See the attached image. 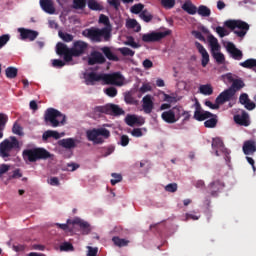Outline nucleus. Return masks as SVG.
<instances>
[{"instance_id": "20e7f679", "label": "nucleus", "mask_w": 256, "mask_h": 256, "mask_svg": "<svg viewBox=\"0 0 256 256\" xmlns=\"http://www.w3.org/2000/svg\"><path fill=\"white\" fill-rule=\"evenodd\" d=\"M88 141H92L94 145H103L105 139L111 137V132L106 128H93L86 131Z\"/></svg>"}, {"instance_id": "6ab92c4d", "label": "nucleus", "mask_w": 256, "mask_h": 256, "mask_svg": "<svg viewBox=\"0 0 256 256\" xmlns=\"http://www.w3.org/2000/svg\"><path fill=\"white\" fill-rule=\"evenodd\" d=\"M223 189H225V183L221 180H215L209 185V191L212 197H217Z\"/></svg>"}, {"instance_id": "6e6552de", "label": "nucleus", "mask_w": 256, "mask_h": 256, "mask_svg": "<svg viewBox=\"0 0 256 256\" xmlns=\"http://www.w3.org/2000/svg\"><path fill=\"white\" fill-rule=\"evenodd\" d=\"M96 113H105V115H113L119 117L125 115V110L119 107L117 104H106L105 106H97L95 108Z\"/></svg>"}, {"instance_id": "de8ad7c7", "label": "nucleus", "mask_w": 256, "mask_h": 256, "mask_svg": "<svg viewBox=\"0 0 256 256\" xmlns=\"http://www.w3.org/2000/svg\"><path fill=\"white\" fill-rule=\"evenodd\" d=\"M118 51L123 55V57H133L135 55V51L127 47L119 48Z\"/></svg>"}, {"instance_id": "cd10ccee", "label": "nucleus", "mask_w": 256, "mask_h": 256, "mask_svg": "<svg viewBox=\"0 0 256 256\" xmlns=\"http://www.w3.org/2000/svg\"><path fill=\"white\" fill-rule=\"evenodd\" d=\"M101 51L105 55L106 59H108V61H119V57H117V55H115V53H113V51H111V48H109L108 46L102 47Z\"/></svg>"}, {"instance_id": "f3484780", "label": "nucleus", "mask_w": 256, "mask_h": 256, "mask_svg": "<svg viewBox=\"0 0 256 256\" xmlns=\"http://www.w3.org/2000/svg\"><path fill=\"white\" fill-rule=\"evenodd\" d=\"M106 61L107 59H105V56L101 52L92 51L88 58V65H103Z\"/></svg>"}, {"instance_id": "7c9ffc66", "label": "nucleus", "mask_w": 256, "mask_h": 256, "mask_svg": "<svg viewBox=\"0 0 256 256\" xmlns=\"http://www.w3.org/2000/svg\"><path fill=\"white\" fill-rule=\"evenodd\" d=\"M208 41L210 43L211 51H219V49H221V46H219V40H217L213 34L208 36Z\"/></svg>"}, {"instance_id": "aec40b11", "label": "nucleus", "mask_w": 256, "mask_h": 256, "mask_svg": "<svg viewBox=\"0 0 256 256\" xmlns=\"http://www.w3.org/2000/svg\"><path fill=\"white\" fill-rule=\"evenodd\" d=\"M195 47L198 49V53H200V55L202 56V59H201L202 67H207L210 61L209 52H207V49H205V47L199 42H195Z\"/></svg>"}, {"instance_id": "603ef678", "label": "nucleus", "mask_w": 256, "mask_h": 256, "mask_svg": "<svg viewBox=\"0 0 256 256\" xmlns=\"http://www.w3.org/2000/svg\"><path fill=\"white\" fill-rule=\"evenodd\" d=\"M161 5L164 9H173L175 7V0H161Z\"/></svg>"}, {"instance_id": "5fc2aeb1", "label": "nucleus", "mask_w": 256, "mask_h": 256, "mask_svg": "<svg viewBox=\"0 0 256 256\" xmlns=\"http://www.w3.org/2000/svg\"><path fill=\"white\" fill-rule=\"evenodd\" d=\"M9 39H11V36L9 34H4L0 36V49H3L7 43H9Z\"/></svg>"}, {"instance_id": "37998d69", "label": "nucleus", "mask_w": 256, "mask_h": 256, "mask_svg": "<svg viewBox=\"0 0 256 256\" xmlns=\"http://www.w3.org/2000/svg\"><path fill=\"white\" fill-rule=\"evenodd\" d=\"M99 23L105 25L104 29H109L111 34V22L109 21V17L105 16L104 14H101L99 17Z\"/></svg>"}, {"instance_id": "423d86ee", "label": "nucleus", "mask_w": 256, "mask_h": 256, "mask_svg": "<svg viewBox=\"0 0 256 256\" xmlns=\"http://www.w3.org/2000/svg\"><path fill=\"white\" fill-rule=\"evenodd\" d=\"M225 27L234 31V34L237 37H245L247 35V31H249V24L243 20H227L224 23Z\"/></svg>"}, {"instance_id": "9d476101", "label": "nucleus", "mask_w": 256, "mask_h": 256, "mask_svg": "<svg viewBox=\"0 0 256 256\" xmlns=\"http://www.w3.org/2000/svg\"><path fill=\"white\" fill-rule=\"evenodd\" d=\"M161 118L165 121V123H169L173 125V123H177L181 119V107L175 106L172 109L164 111L161 114Z\"/></svg>"}, {"instance_id": "8fccbe9b", "label": "nucleus", "mask_w": 256, "mask_h": 256, "mask_svg": "<svg viewBox=\"0 0 256 256\" xmlns=\"http://www.w3.org/2000/svg\"><path fill=\"white\" fill-rule=\"evenodd\" d=\"M137 116L135 115H127L125 118V123L129 125V127H133L136 125Z\"/></svg>"}, {"instance_id": "7ed1b4c3", "label": "nucleus", "mask_w": 256, "mask_h": 256, "mask_svg": "<svg viewBox=\"0 0 256 256\" xmlns=\"http://www.w3.org/2000/svg\"><path fill=\"white\" fill-rule=\"evenodd\" d=\"M24 161L29 163H36V161L51 159V153L45 148H31L25 149L22 152Z\"/></svg>"}, {"instance_id": "09e8293b", "label": "nucleus", "mask_w": 256, "mask_h": 256, "mask_svg": "<svg viewBox=\"0 0 256 256\" xmlns=\"http://www.w3.org/2000/svg\"><path fill=\"white\" fill-rule=\"evenodd\" d=\"M143 9H145V5L141 3L135 4L131 7V13H134V15H139V13H143Z\"/></svg>"}, {"instance_id": "4d7b16f0", "label": "nucleus", "mask_w": 256, "mask_h": 256, "mask_svg": "<svg viewBox=\"0 0 256 256\" xmlns=\"http://www.w3.org/2000/svg\"><path fill=\"white\" fill-rule=\"evenodd\" d=\"M125 45H129V47H132L133 49H139V47H141V45L135 42V39L133 37H129L128 40L125 42Z\"/></svg>"}, {"instance_id": "864d4df0", "label": "nucleus", "mask_w": 256, "mask_h": 256, "mask_svg": "<svg viewBox=\"0 0 256 256\" xmlns=\"http://www.w3.org/2000/svg\"><path fill=\"white\" fill-rule=\"evenodd\" d=\"M180 117H184L183 123H187L191 119V111L183 110L180 107Z\"/></svg>"}, {"instance_id": "39448f33", "label": "nucleus", "mask_w": 256, "mask_h": 256, "mask_svg": "<svg viewBox=\"0 0 256 256\" xmlns=\"http://www.w3.org/2000/svg\"><path fill=\"white\" fill-rule=\"evenodd\" d=\"M46 123H50L52 127H59V125H65L66 117L59 110L54 108H48L44 114Z\"/></svg>"}, {"instance_id": "49530a36", "label": "nucleus", "mask_w": 256, "mask_h": 256, "mask_svg": "<svg viewBox=\"0 0 256 256\" xmlns=\"http://www.w3.org/2000/svg\"><path fill=\"white\" fill-rule=\"evenodd\" d=\"M139 17L145 21V23H150V21H153V15H151V13H149L147 10H143Z\"/></svg>"}, {"instance_id": "c9c22d12", "label": "nucleus", "mask_w": 256, "mask_h": 256, "mask_svg": "<svg viewBox=\"0 0 256 256\" xmlns=\"http://www.w3.org/2000/svg\"><path fill=\"white\" fill-rule=\"evenodd\" d=\"M7 79H15L17 77L19 70L16 67L10 66L5 70Z\"/></svg>"}, {"instance_id": "0e129e2a", "label": "nucleus", "mask_w": 256, "mask_h": 256, "mask_svg": "<svg viewBox=\"0 0 256 256\" xmlns=\"http://www.w3.org/2000/svg\"><path fill=\"white\" fill-rule=\"evenodd\" d=\"M164 101H166V103L171 105V103H177V98L169 94H164Z\"/></svg>"}, {"instance_id": "e2e57ef3", "label": "nucleus", "mask_w": 256, "mask_h": 256, "mask_svg": "<svg viewBox=\"0 0 256 256\" xmlns=\"http://www.w3.org/2000/svg\"><path fill=\"white\" fill-rule=\"evenodd\" d=\"M249 100V95H247V93H242L239 97V103H241V105H245L246 103H248Z\"/></svg>"}, {"instance_id": "6e6d98bb", "label": "nucleus", "mask_w": 256, "mask_h": 256, "mask_svg": "<svg viewBox=\"0 0 256 256\" xmlns=\"http://www.w3.org/2000/svg\"><path fill=\"white\" fill-rule=\"evenodd\" d=\"M216 33H217V35H219V37H221V39H223V37H227V35H229V32L221 26L216 27Z\"/></svg>"}, {"instance_id": "338daca9", "label": "nucleus", "mask_w": 256, "mask_h": 256, "mask_svg": "<svg viewBox=\"0 0 256 256\" xmlns=\"http://www.w3.org/2000/svg\"><path fill=\"white\" fill-rule=\"evenodd\" d=\"M120 145L122 147H127V145H129V136L122 135L121 138H120Z\"/></svg>"}, {"instance_id": "e433bc0d", "label": "nucleus", "mask_w": 256, "mask_h": 256, "mask_svg": "<svg viewBox=\"0 0 256 256\" xmlns=\"http://www.w3.org/2000/svg\"><path fill=\"white\" fill-rule=\"evenodd\" d=\"M199 91L202 95H213V86L211 84L200 85Z\"/></svg>"}, {"instance_id": "58836bf2", "label": "nucleus", "mask_w": 256, "mask_h": 256, "mask_svg": "<svg viewBox=\"0 0 256 256\" xmlns=\"http://www.w3.org/2000/svg\"><path fill=\"white\" fill-rule=\"evenodd\" d=\"M58 36L60 37V39H62V41H64V43H71V41H73L74 39L73 34H69L63 31H59Z\"/></svg>"}, {"instance_id": "9b49d317", "label": "nucleus", "mask_w": 256, "mask_h": 256, "mask_svg": "<svg viewBox=\"0 0 256 256\" xmlns=\"http://www.w3.org/2000/svg\"><path fill=\"white\" fill-rule=\"evenodd\" d=\"M169 35H171V30H166L164 32L152 31L144 34L142 36V41L143 43H159V41H163V39H165V37H169Z\"/></svg>"}, {"instance_id": "052dcab7", "label": "nucleus", "mask_w": 256, "mask_h": 256, "mask_svg": "<svg viewBox=\"0 0 256 256\" xmlns=\"http://www.w3.org/2000/svg\"><path fill=\"white\" fill-rule=\"evenodd\" d=\"M178 189L177 183H170L165 186V191L168 193H175Z\"/></svg>"}, {"instance_id": "bb28decb", "label": "nucleus", "mask_w": 256, "mask_h": 256, "mask_svg": "<svg viewBox=\"0 0 256 256\" xmlns=\"http://www.w3.org/2000/svg\"><path fill=\"white\" fill-rule=\"evenodd\" d=\"M61 139V134L55 130H47L42 135V141L47 142L49 139Z\"/></svg>"}, {"instance_id": "412c9836", "label": "nucleus", "mask_w": 256, "mask_h": 256, "mask_svg": "<svg viewBox=\"0 0 256 256\" xmlns=\"http://www.w3.org/2000/svg\"><path fill=\"white\" fill-rule=\"evenodd\" d=\"M40 7L44 13L48 15H55V3L53 0H40Z\"/></svg>"}, {"instance_id": "69168bd1", "label": "nucleus", "mask_w": 256, "mask_h": 256, "mask_svg": "<svg viewBox=\"0 0 256 256\" xmlns=\"http://www.w3.org/2000/svg\"><path fill=\"white\" fill-rule=\"evenodd\" d=\"M192 35L193 37H195V39H199V41H205V36H203V34L200 31L193 30Z\"/></svg>"}, {"instance_id": "a19ab883", "label": "nucleus", "mask_w": 256, "mask_h": 256, "mask_svg": "<svg viewBox=\"0 0 256 256\" xmlns=\"http://www.w3.org/2000/svg\"><path fill=\"white\" fill-rule=\"evenodd\" d=\"M127 29H135L137 27L136 32L139 33L141 31V26H139V23H137V20L135 19H129L126 22Z\"/></svg>"}, {"instance_id": "4c0bfd02", "label": "nucleus", "mask_w": 256, "mask_h": 256, "mask_svg": "<svg viewBox=\"0 0 256 256\" xmlns=\"http://www.w3.org/2000/svg\"><path fill=\"white\" fill-rule=\"evenodd\" d=\"M196 13H198V15H201V17H209L211 15V9H209L205 5H201L196 10Z\"/></svg>"}, {"instance_id": "ea45409f", "label": "nucleus", "mask_w": 256, "mask_h": 256, "mask_svg": "<svg viewBox=\"0 0 256 256\" xmlns=\"http://www.w3.org/2000/svg\"><path fill=\"white\" fill-rule=\"evenodd\" d=\"M211 53H212V57H214L216 63H218L219 65L225 63V55H223V53L217 52V51H211Z\"/></svg>"}, {"instance_id": "dca6fc26", "label": "nucleus", "mask_w": 256, "mask_h": 256, "mask_svg": "<svg viewBox=\"0 0 256 256\" xmlns=\"http://www.w3.org/2000/svg\"><path fill=\"white\" fill-rule=\"evenodd\" d=\"M226 51L230 54L235 61H241L243 59V51H241L233 42H228L226 45Z\"/></svg>"}, {"instance_id": "5701e85b", "label": "nucleus", "mask_w": 256, "mask_h": 256, "mask_svg": "<svg viewBox=\"0 0 256 256\" xmlns=\"http://www.w3.org/2000/svg\"><path fill=\"white\" fill-rule=\"evenodd\" d=\"M86 85H95L96 82L103 81V74L90 72L85 77Z\"/></svg>"}, {"instance_id": "680f3d73", "label": "nucleus", "mask_w": 256, "mask_h": 256, "mask_svg": "<svg viewBox=\"0 0 256 256\" xmlns=\"http://www.w3.org/2000/svg\"><path fill=\"white\" fill-rule=\"evenodd\" d=\"M12 131L15 135H23V128L18 123L13 125Z\"/></svg>"}, {"instance_id": "c03bdc74", "label": "nucleus", "mask_w": 256, "mask_h": 256, "mask_svg": "<svg viewBox=\"0 0 256 256\" xmlns=\"http://www.w3.org/2000/svg\"><path fill=\"white\" fill-rule=\"evenodd\" d=\"M73 223H76V225H79L80 229H83L85 233H89V223L81 220V219H75Z\"/></svg>"}, {"instance_id": "2f4dec72", "label": "nucleus", "mask_w": 256, "mask_h": 256, "mask_svg": "<svg viewBox=\"0 0 256 256\" xmlns=\"http://www.w3.org/2000/svg\"><path fill=\"white\" fill-rule=\"evenodd\" d=\"M7 121H9L7 114L0 113V139H3V131H5Z\"/></svg>"}, {"instance_id": "a211bd4d", "label": "nucleus", "mask_w": 256, "mask_h": 256, "mask_svg": "<svg viewBox=\"0 0 256 256\" xmlns=\"http://www.w3.org/2000/svg\"><path fill=\"white\" fill-rule=\"evenodd\" d=\"M233 97H235L233 90L228 88L217 96L215 103L223 105L224 103H227V101H231Z\"/></svg>"}, {"instance_id": "c756f323", "label": "nucleus", "mask_w": 256, "mask_h": 256, "mask_svg": "<svg viewBox=\"0 0 256 256\" xmlns=\"http://www.w3.org/2000/svg\"><path fill=\"white\" fill-rule=\"evenodd\" d=\"M182 9L183 11H186V13H188L189 15H195V13H197V6L193 5L191 1H186L182 5Z\"/></svg>"}, {"instance_id": "3c124183", "label": "nucleus", "mask_w": 256, "mask_h": 256, "mask_svg": "<svg viewBox=\"0 0 256 256\" xmlns=\"http://www.w3.org/2000/svg\"><path fill=\"white\" fill-rule=\"evenodd\" d=\"M111 177H113L110 181L111 185H117V183H121V181H123V176L121 174L112 173Z\"/></svg>"}, {"instance_id": "a878e982", "label": "nucleus", "mask_w": 256, "mask_h": 256, "mask_svg": "<svg viewBox=\"0 0 256 256\" xmlns=\"http://www.w3.org/2000/svg\"><path fill=\"white\" fill-rule=\"evenodd\" d=\"M218 119H217V115L211 113V116H209L205 122H204V127H206V129H215V127H217V123H218Z\"/></svg>"}, {"instance_id": "4468645a", "label": "nucleus", "mask_w": 256, "mask_h": 256, "mask_svg": "<svg viewBox=\"0 0 256 256\" xmlns=\"http://www.w3.org/2000/svg\"><path fill=\"white\" fill-rule=\"evenodd\" d=\"M224 79H227L228 83H232L229 89H231L234 94L237 93V91H241L243 87H245V82H243L241 79L233 78V74L231 73L224 75Z\"/></svg>"}, {"instance_id": "f03ea898", "label": "nucleus", "mask_w": 256, "mask_h": 256, "mask_svg": "<svg viewBox=\"0 0 256 256\" xmlns=\"http://www.w3.org/2000/svg\"><path fill=\"white\" fill-rule=\"evenodd\" d=\"M21 149V144L15 136H11L10 139H4L0 143V157L7 161L9 157H13V151H19Z\"/></svg>"}, {"instance_id": "2eb2a0df", "label": "nucleus", "mask_w": 256, "mask_h": 256, "mask_svg": "<svg viewBox=\"0 0 256 256\" xmlns=\"http://www.w3.org/2000/svg\"><path fill=\"white\" fill-rule=\"evenodd\" d=\"M18 33H20V39L22 41H35L39 37V32L27 28H18Z\"/></svg>"}, {"instance_id": "1a4fd4ad", "label": "nucleus", "mask_w": 256, "mask_h": 256, "mask_svg": "<svg viewBox=\"0 0 256 256\" xmlns=\"http://www.w3.org/2000/svg\"><path fill=\"white\" fill-rule=\"evenodd\" d=\"M88 37L92 41L99 43L101 41V37H104L105 41H109V39H111V34L109 28H91L88 29Z\"/></svg>"}, {"instance_id": "774afa93", "label": "nucleus", "mask_w": 256, "mask_h": 256, "mask_svg": "<svg viewBox=\"0 0 256 256\" xmlns=\"http://www.w3.org/2000/svg\"><path fill=\"white\" fill-rule=\"evenodd\" d=\"M98 251L99 249L89 246L87 256H97Z\"/></svg>"}, {"instance_id": "f8f14e48", "label": "nucleus", "mask_w": 256, "mask_h": 256, "mask_svg": "<svg viewBox=\"0 0 256 256\" xmlns=\"http://www.w3.org/2000/svg\"><path fill=\"white\" fill-rule=\"evenodd\" d=\"M123 81H125V78L121 72L103 74V83L105 85H116L117 87H121V85H123Z\"/></svg>"}, {"instance_id": "c85d7f7f", "label": "nucleus", "mask_w": 256, "mask_h": 256, "mask_svg": "<svg viewBox=\"0 0 256 256\" xmlns=\"http://www.w3.org/2000/svg\"><path fill=\"white\" fill-rule=\"evenodd\" d=\"M59 145L64 147V149H75L77 147L75 139L73 138L62 139L59 141Z\"/></svg>"}, {"instance_id": "b1692460", "label": "nucleus", "mask_w": 256, "mask_h": 256, "mask_svg": "<svg viewBox=\"0 0 256 256\" xmlns=\"http://www.w3.org/2000/svg\"><path fill=\"white\" fill-rule=\"evenodd\" d=\"M256 152V143L253 140H248L243 144L244 155H253Z\"/></svg>"}, {"instance_id": "473e14b6", "label": "nucleus", "mask_w": 256, "mask_h": 256, "mask_svg": "<svg viewBox=\"0 0 256 256\" xmlns=\"http://www.w3.org/2000/svg\"><path fill=\"white\" fill-rule=\"evenodd\" d=\"M240 67H244V69H253L256 71V59L250 58L244 62H240Z\"/></svg>"}, {"instance_id": "72a5a7b5", "label": "nucleus", "mask_w": 256, "mask_h": 256, "mask_svg": "<svg viewBox=\"0 0 256 256\" xmlns=\"http://www.w3.org/2000/svg\"><path fill=\"white\" fill-rule=\"evenodd\" d=\"M112 241L116 247H127L129 245V240L120 238L119 236H114Z\"/></svg>"}, {"instance_id": "f257e3e1", "label": "nucleus", "mask_w": 256, "mask_h": 256, "mask_svg": "<svg viewBox=\"0 0 256 256\" xmlns=\"http://www.w3.org/2000/svg\"><path fill=\"white\" fill-rule=\"evenodd\" d=\"M88 48L89 44L82 40L75 41L72 48H68L67 44L63 42H58L56 44V53L60 57H63V60L66 63H71L73 57H81V55H85Z\"/></svg>"}, {"instance_id": "393cba45", "label": "nucleus", "mask_w": 256, "mask_h": 256, "mask_svg": "<svg viewBox=\"0 0 256 256\" xmlns=\"http://www.w3.org/2000/svg\"><path fill=\"white\" fill-rule=\"evenodd\" d=\"M234 121L237 125H242L243 127H249V114L243 112L242 115H235Z\"/></svg>"}, {"instance_id": "0eeeda50", "label": "nucleus", "mask_w": 256, "mask_h": 256, "mask_svg": "<svg viewBox=\"0 0 256 256\" xmlns=\"http://www.w3.org/2000/svg\"><path fill=\"white\" fill-rule=\"evenodd\" d=\"M212 149L215 151L216 157H219L223 153L224 159L226 161V165H229L231 163V150L227 149L225 147V144L223 143V140L219 137L212 139Z\"/></svg>"}, {"instance_id": "13d9d810", "label": "nucleus", "mask_w": 256, "mask_h": 256, "mask_svg": "<svg viewBox=\"0 0 256 256\" xmlns=\"http://www.w3.org/2000/svg\"><path fill=\"white\" fill-rule=\"evenodd\" d=\"M65 60L61 59H54L52 60V67H55L56 69H61V67H65Z\"/></svg>"}, {"instance_id": "4be33fe9", "label": "nucleus", "mask_w": 256, "mask_h": 256, "mask_svg": "<svg viewBox=\"0 0 256 256\" xmlns=\"http://www.w3.org/2000/svg\"><path fill=\"white\" fill-rule=\"evenodd\" d=\"M142 107L143 111L146 114L152 113L154 103H153V97L151 95H146L142 99Z\"/></svg>"}, {"instance_id": "f704fd0d", "label": "nucleus", "mask_w": 256, "mask_h": 256, "mask_svg": "<svg viewBox=\"0 0 256 256\" xmlns=\"http://www.w3.org/2000/svg\"><path fill=\"white\" fill-rule=\"evenodd\" d=\"M87 5L91 11H103V6L97 0H87Z\"/></svg>"}, {"instance_id": "a18cd8bd", "label": "nucleus", "mask_w": 256, "mask_h": 256, "mask_svg": "<svg viewBox=\"0 0 256 256\" xmlns=\"http://www.w3.org/2000/svg\"><path fill=\"white\" fill-rule=\"evenodd\" d=\"M60 251L68 253L69 251H75V247L71 242H63L60 245Z\"/></svg>"}, {"instance_id": "79ce46f5", "label": "nucleus", "mask_w": 256, "mask_h": 256, "mask_svg": "<svg viewBox=\"0 0 256 256\" xmlns=\"http://www.w3.org/2000/svg\"><path fill=\"white\" fill-rule=\"evenodd\" d=\"M72 7L73 9L83 10L87 7V0H73Z\"/></svg>"}, {"instance_id": "bf43d9fd", "label": "nucleus", "mask_w": 256, "mask_h": 256, "mask_svg": "<svg viewBox=\"0 0 256 256\" xmlns=\"http://www.w3.org/2000/svg\"><path fill=\"white\" fill-rule=\"evenodd\" d=\"M104 92L106 95H108V97H117V88L113 86L107 88Z\"/></svg>"}, {"instance_id": "ddd939ff", "label": "nucleus", "mask_w": 256, "mask_h": 256, "mask_svg": "<svg viewBox=\"0 0 256 256\" xmlns=\"http://www.w3.org/2000/svg\"><path fill=\"white\" fill-rule=\"evenodd\" d=\"M194 108L193 119H195V121H205L207 118L211 117V112L203 110L197 98H195Z\"/></svg>"}]
</instances>
